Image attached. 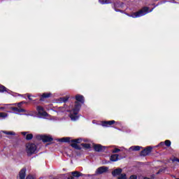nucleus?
<instances>
[{"label": "nucleus", "mask_w": 179, "mask_h": 179, "mask_svg": "<svg viewBox=\"0 0 179 179\" xmlns=\"http://www.w3.org/2000/svg\"><path fill=\"white\" fill-rule=\"evenodd\" d=\"M76 100L74 108L72 110H68V106L66 104L59 108V110L64 108V111L70 113L69 117L71 121H78V120H79V115L78 114H79V111H80V108H82V104L85 103V96H83V95L77 94L76 95Z\"/></svg>", "instance_id": "nucleus-1"}, {"label": "nucleus", "mask_w": 179, "mask_h": 179, "mask_svg": "<svg viewBox=\"0 0 179 179\" xmlns=\"http://www.w3.org/2000/svg\"><path fill=\"white\" fill-rule=\"evenodd\" d=\"M59 142H63L64 143H70L71 142L70 146H71V148H73V149L76 150H82V147L78 145V143H82V138H80L71 140L70 137H64L59 138Z\"/></svg>", "instance_id": "nucleus-2"}, {"label": "nucleus", "mask_w": 179, "mask_h": 179, "mask_svg": "<svg viewBox=\"0 0 179 179\" xmlns=\"http://www.w3.org/2000/svg\"><path fill=\"white\" fill-rule=\"evenodd\" d=\"M26 152L29 157L37 153V145L34 143H29L26 144Z\"/></svg>", "instance_id": "nucleus-3"}, {"label": "nucleus", "mask_w": 179, "mask_h": 179, "mask_svg": "<svg viewBox=\"0 0 179 179\" xmlns=\"http://www.w3.org/2000/svg\"><path fill=\"white\" fill-rule=\"evenodd\" d=\"M64 176L67 179L79 178V177H83V178H85V177H90V175H85L78 171L67 173Z\"/></svg>", "instance_id": "nucleus-4"}, {"label": "nucleus", "mask_w": 179, "mask_h": 179, "mask_svg": "<svg viewBox=\"0 0 179 179\" xmlns=\"http://www.w3.org/2000/svg\"><path fill=\"white\" fill-rule=\"evenodd\" d=\"M146 13H149V8L145 6V7H143L140 10L132 13L130 15V16L131 17H134L135 19L136 17H141V16H145Z\"/></svg>", "instance_id": "nucleus-5"}, {"label": "nucleus", "mask_w": 179, "mask_h": 179, "mask_svg": "<svg viewBox=\"0 0 179 179\" xmlns=\"http://www.w3.org/2000/svg\"><path fill=\"white\" fill-rule=\"evenodd\" d=\"M113 177H117V179H127V174L122 173V169L117 168L112 171Z\"/></svg>", "instance_id": "nucleus-6"}, {"label": "nucleus", "mask_w": 179, "mask_h": 179, "mask_svg": "<svg viewBox=\"0 0 179 179\" xmlns=\"http://www.w3.org/2000/svg\"><path fill=\"white\" fill-rule=\"evenodd\" d=\"M36 138L37 141H42L43 143L52 142V141H54V138L51 136H47V135L38 134L36 135Z\"/></svg>", "instance_id": "nucleus-7"}, {"label": "nucleus", "mask_w": 179, "mask_h": 179, "mask_svg": "<svg viewBox=\"0 0 179 179\" xmlns=\"http://www.w3.org/2000/svg\"><path fill=\"white\" fill-rule=\"evenodd\" d=\"M124 8V3L121 1H116L113 3V9L115 12H120V13H124V10H120Z\"/></svg>", "instance_id": "nucleus-8"}, {"label": "nucleus", "mask_w": 179, "mask_h": 179, "mask_svg": "<svg viewBox=\"0 0 179 179\" xmlns=\"http://www.w3.org/2000/svg\"><path fill=\"white\" fill-rule=\"evenodd\" d=\"M108 171V167L107 166H100L95 171V176H100L101 174H104V173H107Z\"/></svg>", "instance_id": "nucleus-9"}, {"label": "nucleus", "mask_w": 179, "mask_h": 179, "mask_svg": "<svg viewBox=\"0 0 179 179\" xmlns=\"http://www.w3.org/2000/svg\"><path fill=\"white\" fill-rule=\"evenodd\" d=\"M106 148V146H103L101 144H94L93 145L94 152H104Z\"/></svg>", "instance_id": "nucleus-10"}, {"label": "nucleus", "mask_w": 179, "mask_h": 179, "mask_svg": "<svg viewBox=\"0 0 179 179\" xmlns=\"http://www.w3.org/2000/svg\"><path fill=\"white\" fill-rule=\"evenodd\" d=\"M152 149H153V148H152L151 146H148L144 150L141 151L140 155L144 156V157L148 156V155H150V153H152Z\"/></svg>", "instance_id": "nucleus-11"}, {"label": "nucleus", "mask_w": 179, "mask_h": 179, "mask_svg": "<svg viewBox=\"0 0 179 179\" xmlns=\"http://www.w3.org/2000/svg\"><path fill=\"white\" fill-rule=\"evenodd\" d=\"M36 110L39 115H43V117H47V115H48V113L46 111H44V108L41 106H38Z\"/></svg>", "instance_id": "nucleus-12"}, {"label": "nucleus", "mask_w": 179, "mask_h": 179, "mask_svg": "<svg viewBox=\"0 0 179 179\" xmlns=\"http://www.w3.org/2000/svg\"><path fill=\"white\" fill-rule=\"evenodd\" d=\"M51 97V92L43 93L40 98V101H44L45 99H50Z\"/></svg>", "instance_id": "nucleus-13"}, {"label": "nucleus", "mask_w": 179, "mask_h": 179, "mask_svg": "<svg viewBox=\"0 0 179 179\" xmlns=\"http://www.w3.org/2000/svg\"><path fill=\"white\" fill-rule=\"evenodd\" d=\"M20 179H26V168H22L19 172Z\"/></svg>", "instance_id": "nucleus-14"}, {"label": "nucleus", "mask_w": 179, "mask_h": 179, "mask_svg": "<svg viewBox=\"0 0 179 179\" xmlns=\"http://www.w3.org/2000/svg\"><path fill=\"white\" fill-rule=\"evenodd\" d=\"M115 122V120L103 121L102 125L103 127H110V125L114 124Z\"/></svg>", "instance_id": "nucleus-15"}, {"label": "nucleus", "mask_w": 179, "mask_h": 179, "mask_svg": "<svg viewBox=\"0 0 179 179\" xmlns=\"http://www.w3.org/2000/svg\"><path fill=\"white\" fill-rule=\"evenodd\" d=\"M120 155L117 154H113L110 156V162H118V157Z\"/></svg>", "instance_id": "nucleus-16"}, {"label": "nucleus", "mask_w": 179, "mask_h": 179, "mask_svg": "<svg viewBox=\"0 0 179 179\" xmlns=\"http://www.w3.org/2000/svg\"><path fill=\"white\" fill-rule=\"evenodd\" d=\"M68 100H69V96H68L59 98V101H60V103H66Z\"/></svg>", "instance_id": "nucleus-17"}, {"label": "nucleus", "mask_w": 179, "mask_h": 179, "mask_svg": "<svg viewBox=\"0 0 179 179\" xmlns=\"http://www.w3.org/2000/svg\"><path fill=\"white\" fill-rule=\"evenodd\" d=\"M142 148V147L139 146V145H134L130 148V149L131 150H134V152H138V150H141V149Z\"/></svg>", "instance_id": "nucleus-18"}, {"label": "nucleus", "mask_w": 179, "mask_h": 179, "mask_svg": "<svg viewBox=\"0 0 179 179\" xmlns=\"http://www.w3.org/2000/svg\"><path fill=\"white\" fill-rule=\"evenodd\" d=\"M80 146H83V148L84 149H90V148H92V147L90 146V144H89V143H81V144H80Z\"/></svg>", "instance_id": "nucleus-19"}, {"label": "nucleus", "mask_w": 179, "mask_h": 179, "mask_svg": "<svg viewBox=\"0 0 179 179\" xmlns=\"http://www.w3.org/2000/svg\"><path fill=\"white\" fill-rule=\"evenodd\" d=\"M2 132L6 135H12L13 136H15V135H16V133H15V131H3Z\"/></svg>", "instance_id": "nucleus-20"}, {"label": "nucleus", "mask_w": 179, "mask_h": 179, "mask_svg": "<svg viewBox=\"0 0 179 179\" xmlns=\"http://www.w3.org/2000/svg\"><path fill=\"white\" fill-rule=\"evenodd\" d=\"M26 141H31L33 139V134H28L25 136Z\"/></svg>", "instance_id": "nucleus-21"}, {"label": "nucleus", "mask_w": 179, "mask_h": 179, "mask_svg": "<svg viewBox=\"0 0 179 179\" xmlns=\"http://www.w3.org/2000/svg\"><path fill=\"white\" fill-rule=\"evenodd\" d=\"M0 92L3 93V92H8V88L3 85H0Z\"/></svg>", "instance_id": "nucleus-22"}, {"label": "nucleus", "mask_w": 179, "mask_h": 179, "mask_svg": "<svg viewBox=\"0 0 179 179\" xmlns=\"http://www.w3.org/2000/svg\"><path fill=\"white\" fill-rule=\"evenodd\" d=\"M8 117V113L0 112V118H6Z\"/></svg>", "instance_id": "nucleus-23"}, {"label": "nucleus", "mask_w": 179, "mask_h": 179, "mask_svg": "<svg viewBox=\"0 0 179 179\" xmlns=\"http://www.w3.org/2000/svg\"><path fill=\"white\" fill-rule=\"evenodd\" d=\"M165 145H166L167 148H170L171 146V141L170 140H166L164 141Z\"/></svg>", "instance_id": "nucleus-24"}, {"label": "nucleus", "mask_w": 179, "mask_h": 179, "mask_svg": "<svg viewBox=\"0 0 179 179\" xmlns=\"http://www.w3.org/2000/svg\"><path fill=\"white\" fill-rule=\"evenodd\" d=\"M10 110L14 113H19V108L17 107H10Z\"/></svg>", "instance_id": "nucleus-25"}, {"label": "nucleus", "mask_w": 179, "mask_h": 179, "mask_svg": "<svg viewBox=\"0 0 179 179\" xmlns=\"http://www.w3.org/2000/svg\"><path fill=\"white\" fill-rule=\"evenodd\" d=\"M118 152H121V150L120 148H115L112 150V153H118Z\"/></svg>", "instance_id": "nucleus-26"}, {"label": "nucleus", "mask_w": 179, "mask_h": 179, "mask_svg": "<svg viewBox=\"0 0 179 179\" xmlns=\"http://www.w3.org/2000/svg\"><path fill=\"white\" fill-rule=\"evenodd\" d=\"M129 179H138V176L136 175H131Z\"/></svg>", "instance_id": "nucleus-27"}, {"label": "nucleus", "mask_w": 179, "mask_h": 179, "mask_svg": "<svg viewBox=\"0 0 179 179\" xmlns=\"http://www.w3.org/2000/svg\"><path fill=\"white\" fill-rule=\"evenodd\" d=\"M18 113H26V110L24 108H18Z\"/></svg>", "instance_id": "nucleus-28"}, {"label": "nucleus", "mask_w": 179, "mask_h": 179, "mask_svg": "<svg viewBox=\"0 0 179 179\" xmlns=\"http://www.w3.org/2000/svg\"><path fill=\"white\" fill-rule=\"evenodd\" d=\"M26 179H34V177L31 175H28L26 178Z\"/></svg>", "instance_id": "nucleus-29"}, {"label": "nucleus", "mask_w": 179, "mask_h": 179, "mask_svg": "<svg viewBox=\"0 0 179 179\" xmlns=\"http://www.w3.org/2000/svg\"><path fill=\"white\" fill-rule=\"evenodd\" d=\"M102 3H110V0H102Z\"/></svg>", "instance_id": "nucleus-30"}, {"label": "nucleus", "mask_w": 179, "mask_h": 179, "mask_svg": "<svg viewBox=\"0 0 179 179\" xmlns=\"http://www.w3.org/2000/svg\"><path fill=\"white\" fill-rule=\"evenodd\" d=\"M172 162H173V163H174V162H179V159L177 158V157H174V158L172 159Z\"/></svg>", "instance_id": "nucleus-31"}, {"label": "nucleus", "mask_w": 179, "mask_h": 179, "mask_svg": "<svg viewBox=\"0 0 179 179\" xmlns=\"http://www.w3.org/2000/svg\"><path fill=\"white\" fill-rule=\"evenodd\" d=\"M27 97H28L29 100H30V101H33V99H31V94H28Z\"/></svg>", "instance_id": "nucleus-32"}, {"label": "nucleus", "mask_w": 179, "mask_h": 179, "mask_svg": "<svg viewBox=\"0 0 179 179\" xmlns=\"http://www.w3.org/2000/svg\"><path fill=\"white\" fill-rule=\"evenodd\" d=\"M22 104H23V102H20L17 103V107H19V108H20L22 107Z\"/></svg>", "instance_id": "nucleus-33"}, {"label": "nucleus", "mask_w": 179, "mask_h": 179, "mask_svg": "<svg viewBox=\"0 0 179 179\" xmlns=\"http://www.w3.org/2000/svg\"><path fill=\"white\" fill-rule=\"evenodd\" d=\"M21 134L22 135H23V136H26L27 134V131H22Z\"/></svg>", "instance_id": "nucleus-34"}, {"label": "nucleus", "mask_w": 179, "mask_h": 179, "mask_svg": "<svg viewBox=\"0 0 179 179\" xmlns=\"http://www.w3.org/2000/svg\"><path fill=\"white\" fill-rule=\"evenodd\" d=\"M164 145H165L164 142H161L159 143V146H164Z\"/></svg>", "instance_id": "nucleus-35"}, {"label": "nucleus", "mask_w": 179, "mask_h": 179, "mask_svg": "<svg viewBox=\"0 0 179 179\" xmlns=\"http://www.w3.org/2000/svg\"><path fill=\"white\" fill-rule=\"evenodd\" d=\"M163 171V169H159L158 172H157V174H160Z\"/></svg>", "instance_id": "nucleus-36"}, {"label": "nucleus", "mask_w": 179, "mask_h": 179, "mask_svg": "<svg viewBox=\"0 0 179 179\" xmlns=\"http://www.w3.org/2000/svg\"><path fill=\"white\" fill-rule=\"evenodd\" d=\"M155 174H152V175L151 176V179H155Z\"/></svg>", "instance_id": "nucleus-37"}, {"label": "nucleus", "mask_w": 179, "mask_h": 179, "mask_svg": "<svg viewBox=\"0 0 179 179\" xmlns=\"http://www.w3.org/2000/svg\"><path fill=\"white\" fill-rule=\"evenodd\" d=\"M21 103H22V104L26 103V102H25V101H21Z\"/></svg>", "instance_id": "nucleus-38"}, {"label": "nucleus", "mask_w": 179, "mask_h": 179, "mask_svg": "<svg viewBox=\"0 0 179 179\" xmlns=\"http://www.w3.org/2000/svg\"><path fill=\"white\" fill-rule=\"evenodd\" d=\"M143 179H150V178H149L148 177H145Z\"/></svg>", "instance_id": "nucleus-39"}, {"label": "nucleus", "mask_w": 179, "mask_h": 179, "mask_svg": "<svg viewBox=\"0 0 179 179\" xmlns=\"http://www.w3.org/2000/svg\"><path fill=\"white\" fill-rule=\"evenodd\" d=\"M52 179H57V178H53Z\"/></svg>", "instance_id": "nucleus-40"}, {"label": "nucleus", "mask_w": 179, "mask_h": 179, "mask_svg": "<svg viewBox=\"0 0 179 179\" xmlns=\"http://www.w3.org/2000/svg\"><path fill=\"white\" fill-rule=\"evenodd\" d=\"M39 179H41V178H39Z\"/></svg>", "instance_id": "nucleus-41"}, {"label": "nucleus", "mask_w": 179, "mask_h": 179, "mask_svg": "<svg viewBox=\"0 0 179 179\" xmlns=\"http://www.w3.org/2000/svg\"><path fill=\"white\" fill-rule=\"evenodd\" d=\"M176 179H179V178H176Z\"/></svg>", "instance_id": "nucleus-42"}]
</instances>
